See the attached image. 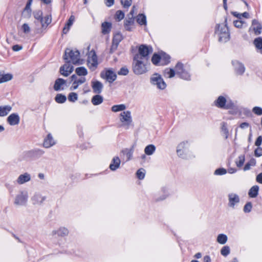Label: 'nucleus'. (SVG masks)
<instances>
[{"mask_svg":"<svg viewBox=\"0 0 262 262\" xmlns=\"http://www.w3.org/2000/svg\"><path fill=\"white\" fill-rule=\"evenodd\" d=\"M64 59L66 62L74 64H81L83 63V60L80 58V53L78 50L67 49L64 52Z\"/></svg>","mask_w":262,"mask_h":262,"instance_id":"obj_1","label":"nucleus"},{"mask_svg":"<svg viewBox=\"0 0 262 262\" xmlns=\"http://www.w3.org/2000/svg\"><path fill=\"white\" fill-rule=\"evenodd\" d=\"M147 60L139 58L138 56H135L133 63V70L136 75H141L147 71L146 67Z\"/></svg>","mask_w":262,"mask_h":262,"instance_id":"obj_2","label":"nucleus"},{"mask_svg":"<svg viewBox=\"0 0 262 262\" xmlns=\"http://www.w3.org/2000/svg\"><path fill=\"white\" fill-rule=\"evenodd\" d=\"M215 33L219 36V41L221 42L225 43L230 39L229 29L226 24H219L216 27Z\"/></svg>","mask_w":262,"mask_h":262,"instance_id":"obj_3","label":"nucleus"},{"mask_svg":"<svg viewBox=\"0 0 262 262\" xmlns=\"http://www.w3.org/2000/svg\"><path fill=\"white\" fill-rule=\"evenodd\" d=\"M175 70L176 74L178 75L180 78L186 80H190L191 74L189 69L188 67H185L182 63H177L175 66Z\"/></svg>","mask_w":262,"mask_h":262,"instance_id":"obj_4","label":"nucleus"},{"mask_svg":"<svg viewBox=\"0 0 262 262\" xmlns=\"http://www.w3.org/2000/svg\"><path fill=\"white\" fill-rule=\"evenodd\" d=\"M28 193L26 190L19 191L14 200V204L17 206H26L28 200Z\"/></svg>","mask_w":262,"mask_h":262,"instance_id":"obj_5","label":"nucleus"},{"mask_svg":"<svg viewBox=\"0 0 262 262\" xmlns=\"http://www.w3.org/2000/svg\"><path fill=\"white\" fill-rule=\"evenodd\" d=\"M150 81L152 85L156 86L159 90H164L166 87V84L163 78L158 73H154L151 76Z\"/></svg>","mask_w":262,"mask_h":262,"instance_id":"obj_6","label":"nucleus"},{"mask_svg":"<svg viewBox=\"0 0 262 262\" xmlns=\"http://www.w3.org/2000/svg\"><path fill=\"white\" fill-rule=\"evenodd\" d=\"M120 117L121 126L125 129H128L132 123L130 112L129 111H124L120 114Z\"/></svg>","mask_w":262,"mask_h":262,"instance_id":"obj_7","label":"nucleus"},{"mask_svg":"<svg viewBox=\"0 0 262 262\" xmlns=\"http://www.w3.org/2000/svg\"><path fill=\"white\" fill-rule=\"evenodd\" d=\"M215 105L221 108L229 109L232 108L234 106L233 103L230 100H227L223 96H219L214 101Z\"/></svg>","mask_w":262,"mask_h":262,"instance_id":"obj_8","label":"nucleus"},{"mask_svg":"<svg viewBox=\"0 0 262 262\" xmlns=\"http://www.w3.org/2000/svg\"><path fill=\"white\" fill-rule=\"evenodd\" d=\"M98 64L97 56L94 51L92 50L88 54L87 66L92 71L95 70Z\"/></svg>","mask_w":262,"mask_h":262,"instance_id":"obj_9","label":"nucleus"},{"mask_svg":"<svg viewBox=\"0 0 262 262\" xmlns=\"http://www.w3.org/2000/svg\"><path fill=\"white\" fill-rule=\"evenodd\" d=\"M138 51L139 53L135 56H138L139 58L147 61L148 55L152 52V50L151 47L142 45L139 47Z\"/></svg>","mask_w":262,"mask_h":262,"instance_id":"obj_10","label":"nucleus"},{"mask_svg":"<svg viewBox=\"0 0 262 262\" xmlns=\"http://www.w3.org/2000/svg\"><path fill=\"white\" fill-rule=\"evenodd\" d=\"M228 204L229 207L234 209L240 202L239 196L235 193H230L228 194Z\"/></svg>","mask_w":262,"mask_h":262,"instance_id":"obj_11","label":"nucleus"},{"mask_svg":"<svg viewBox=\"0 0 262 262\" xmlns=\"http://www.w3.org/2000/svg\"><path fill=\"white\" fill-rule=\"evenodd\" d=\"M261 31L262 25L257 20L253 19L252 21L251 26L249 28V32H253L255 35H258L261 33Z\"/></svg>","mask_w":262,"mask_h":262,"instance_id":"obj_12","label":"nucleus"},{"mask_svg":"<svg viewBox=\"0 0 262 262\" xmlns=\"http://www.w3.org/2000/svg\"><path fill=\"white\" fill-rule=\"evenodd\" d=\"M39 21L41 25V29L36 30V33H41L43 32V30L46 29L48 26L51 24L52 21L51 15L48 14L42 17Z\"/></svg>","mask_w":262,"mask_h":262,"instance_id":"obj_13","label":"nucleus"},{"mask_svg":"<svg viewBox=\"0 0 262 262\" xmlns=\"http://www.w3.org/2000/svg\"><path fill=\"white\" fill-rule=\"evenodd\" d=\"M188 143L187 142H182L177 146V153L179 157L185 158Z\"/></svg>","mask_w":262,"mask_h":262,"instance_id":"obj_14","label":"nucleus"},{"mask_svg":"<svg viewBox=\"0 0 262 262\" xmlns=\"http://www.w3.org/2000/svg\"><path fill=\"white\" fill-rule=\"evenodd\" d=\"M74 70V67L70 64V62H66L63 66L60 68V74L65 76L67 77L72 73Z\"/></svg>","mask_w":262,"mask_h":262,"instance_id":"obj_15","label":"nucleus"},{"mask_svg":"<svg viewBox=\"0 0 262 262\" xmlns=\"http://www.w3.org/2000/svg\"><path fill=\"white\" fill-rule=\"evenodd\" d=\"M44 152L40 149H33L25 151L23 153V158L25 160H28L34 158L37 155H41Z\"/></svg>","mask_w":262,"mask_h":262,"instance_id":"obj_16","label":"nucleus"},{"mask_svg":"<svg viewBox=\"0 0 262 262\" xmlns=\"http://www.w3.org/2000/svg\"><path fill=\"white\" fill-rule=\"evenodd\" d=\"M31 180V176L28 172H24L20 174L17 179L16 183L18 185H23L25 183L29 182Z\"/></svg>","mask_w":262,"mask_h":262,"instance_id":"obj_17","label":"nucleus"},{"mask_svg":"<svg viewBox=\"0 0 262 262\" xmlns=\"http://www.w3.org/2000/svg\"><path fill=\"white\" fill-rule=\"evenodd\" d=\"M101 76L111 83L114 81L117 77L116 73L111 70H106L104 74L101 73Z\"/></svg>","mask_w":262,"mask_h":262,"instance_id":"obj_18","label":"nucleus"},{"mask_svg":"<svg viewBox=\"0 0 262 262\" xmlns=\"http://www.w3.org/2000/svg\"><path fill=\"white\" fill-rule=\"evenodd\" d=\"M122 39L123 37L121 33H117L114 35L113 39L112 45L111 48V52L113 53L117 49L119 43L121 42Z\"/></svg>","mask_w":262,"mask_h":262,"instance_id":"obj_19","label":"nucleus"},{"mask_svg":"<svg viewBox=\"0 0 262 262\" xmlns=\"http://www.w3.org/2000/svg\"><path fill=\"white\" fill-rule=\"evenodd\" d=\"M7 121L11 126L17 125L19 123L20 117L18 114L12 113L8 117Z\"/></svg>","mask_w":262,"mask_h":262,"instance_id":"obj_20","label":"nucleus"},{"mask_svg":"<svg viewBox=\"0 0 262 262\" xmlns=\"http://www.w3.org/2000/svg\"><path fill=\"white\" fill-rule=\"evenodd\" d=\"M91 86L93 93L95 94H100L103 90V84L98 80H92L91 82Z\"/></svg>","mask_w":262,"mask_h":262,"instance_id":"obj_21","label":"nucleus"},{"mask_svg":"<svg viewBox=\"0 0 262 262\" xmlns=\"http://www.w3.org/2000/svg\"><path fill=\"white\" fill-rule=\"evenodd\" d=\"M69 231L68 228L61 227L57 229L54 230L52 232V235H57L58 236L64 237L69 234Z\"/></svg>","mask_w":262,"mask_h":262,"instance_id":"obj_22","label":"nucleus"},{"mask_svg":"<svg viewBox=\"0 0 262 262\" xmlns=\"http://www.w3.org/2000/svg\"><path fill=\"white\" fill-rule=\"evenodd\" d=\"M31 200L34 205H40L45 201L46 197L39 193H35Z\"/></svg>","mask_w":262,"mask_h":262,"instance_id":"obj_23","label":"nucleus"},{"mask_svg":"<svg viewBox=\"0 0 262 262\" xmlns=\"http://www.w3.org/2000/svg\"><path fill=\"white\" fill-rule=\"evenodd\" d=\"M55 141L53 139L52 135L49 134L44 139L43 146L45 148H50L55 145Z\"/></svg>","mask_w":262,"mask_h":262,"instance_id":"obj_24","label":"nucleus"},{"mask_svg":"<svg viewBox=\"0 0 262 262\" xmlns=\"http://www.w3.org/2000/svg\"><path fill=\"white\" fill-rule=\"evenodd\" d=\"M232 64L238 74L241 75L244 73L245 69L242 63L235 60L232 61Z\"/></svg>","mask_w":262,"mask_h":262,"instance_id":"obj_25","label":"nucleus"},{"mask_svg":"<svg viewBox=\"0 0 262 262\" xmlns=\"http://www.w3.org/2000/svg\"><path fill=\"white\" fill-rule=\"evenodd\" d=\"M66 84V81L62 78H58L56 80L54 85V89L55 91H58L63 90V86Z\"/></svg>","mask_w":262,"mask_h":262,"instance_id":"obj_26","label":"nucleus"},{"mask_svg":"<svg viewBox=\"0 0 262 262\" xmlns=\"http://www.w3.org/2000/svg\"><path fill=\"white\" fill-rule=\"evenodd\" d=\"M134 145H133L130 148H125L121 151V153L125 156L127 161L131 160L133 157V152L134 151Z\"/></svg>","mask_w":262,"mask_h":262,"instance_id":"obj_27","label":"nucleus"},{"mask_svg":"<svg viewBox=\"0 0 262 262\" xmlns=\"http://www.w3.org/2000/svg\"><path fill=\"white\" fill-rule=\"evenodd\" d=\"M121 161L118 157H115L112 161V163L110 165V168L113 171L118 169L120 165Z\"/></svg>","mask_w":262,"mask_h":262,"instance_id":"obj_28","label":"nucleus"},{"mask_svg":"<svg viewBox=\"0 0 262 262\" xmlns=\"http://www.w3.org/2000/svg\"><path fill=\"white\" fill-rule=\"evenodd\" d=\"M12 109V106L9 105L0 106V117L7 116Z\"/></svg>","mask_w":262,"mask_h":262,"instance_id":"obj_29","label":"nucleus"},{"mask_svg":"<svg viewBox=\"0 0 262 262\" xmlns=\"http://www.w3.org/2000/svg\"><path fill=\"white\" fill-rule=\"evenodd\" d=\"M13 78V75L10 73L5 74L0 72V84L7 82L11 80Z\"/></svg>","mask_w":262,"mask_h":262,"instance_id":"obj_30","label":"nucleus"},{"mask_svg":"<svg viewBox=\"0 0 262 262\" xmlns=\"http://www.w3.org/2000/svg\"><path fill=\"white\" fill-rule=\"evenodd\" d=\"M253 44L257 52L262 54V37H258L255 38L253 40Z\"/></svg>","mask_w":262,"mask_h":262,"instance_id":"obj_31","label":"nucleus"},{"mask_svg":"<svg viewBox=\"0 0 262 262\" xmlns=\"http://www.w3.org/2000/svg\"><path fill=\"white\" fill-rule=\"evenodd\" d=\"M103 101V98L100 95H94L91 99V102L94 105H98Z\"/></svg>","mask_w":262,"mask_h":262,"instance_id":"obj_32","label":"nucleus"},{"mask_svg":"<svg viewBox=\"0 0 262 262\" xmlns=\"http://www.w3.org/2000/svg\"><path fill=\"white\" fill-rule=\"evenodd\" d=\"M259 187L257 185L253 186L249 190L248 195L250 198H256L258 195Z\"/></svg>","mask_w":262,"mask_h":262,"instance_id":"obj_33","label":"nucleus"},{"mask_svg":"<svg viewBox=\"0 0 262 262\" xmlns=\"http://www.w3.org/2000/svg\"><path fill=\"white\" fill-rule=\"evenodd\" d=\"M134 23V18L128 17L127 19H126L124 21V27L126 30L127 31H132V26Z\"/></svg>","mask_w":262,"mask_h":262,"instance_id":"obj_34","label":"nucleus"},{"mask_svg":"<svg viewBox=\"0 0 262 262\" xmlns=\"http://www.w3.org/2000/svg\"><path fill=\"white\" fill-rule=\"evenodd\" d=\"M102 33L103 34H106L111 31L112 28V24L108 22H104L101 25Z\"/></svg>","mask_w":262,"mask_h":262,"instance_id":"obj_35","label":"nucleus"},{"mask_svg":"<svg viewBox=\"0 0 262 262\" xmlns=\"http://www.w3.org/2000/svg\"><path fill=\"white\" fill-rule=\"evenodd\" d=\"M156 146L153 144H149L146 146L144 149V152L147 156H151L156 151Z\"/></svg>","mask_w":262,"mask_h":262,"instance_id":"obj_36","label":"nucleus"},{"mask_svg":"<svg viewBox=\"0 0 262 262\" xmlns=\"http://www.w3.org/2000/svg\"><path fill=\"white\" fill-rule=\"evenodd\" d=\"M76 74L79 76L84 77L88 75L87 69L84 67H78L75 69Z\"/></svg>","mask_w":262,"mask_h":262,"instance_id":"obj_37","label":"nucleus"},{"mask_svg":"<svg viewBox=\"0 0 262 262\" xmlns=\"http://www.w3.org/2000/svg\"><path fill=\"white\" fill-rule=\"evenodd\" d=\"M163 74L165 77L171 78L174 76L176 72L175 69L167 68L164 70Z\"/></svg>","mask_w":262,"mask_h":262,"instance_id":"obj_38","label":"nucleus"},{"mask_svg":"<svg viewBox=\"0 0 262 262\" xmlns=\"http://www.w3.org/2000/svg\"><path fill=\"white\" fill-rule=\"evenodd\" d=\"M136 21L140 25H146V17L143 14H139L136 17Z\"/></svg>","mask_w":262,"mask_h":262,"instance_id":"obj_39","label":"nucleus"},{"mask_svg":"<svg viewBox=\"0 0 262 262\" xmlns=\"http://www.w3.org/2000/svg\"><path fill=\"white\" fill-rule=\"evenodd\" d=\"M126 108V106L124 104L114 105L111 107L112 112L116 113L120 111H124Z\"/></svg>","mask_w":262,"mask_h":262,"instance_id":"obj_40","label":"nucleus"},{"mask_svg":"<svg viewBox=\"0 0 262 262\" xmlns=\"http://www.w3.org/2000/svg\"><path fill=\"white\" fill-rule=\"evenodd\" d=\"M228 239L227 236L224 234H220L217 237L216 241L220 244H225Z\"/></svg>","mask_w":262,"mask_h":262,"instance_id":"obj_41","label":"nucleus"},{"mask_svg":"<svg viewBox=\"0 0 262 262\" xmlns=\"http://www.w3.org/2000/svg\"><path fill=\"white\" fill-rule=\"evenodd\" d=\"M66 96L61 94H57L55 98V101L58 103H63L66 102Z\"/></svg>","mask_w":262,"mask_h":262,"instance_id":"obj_42","label":"nucleus"},{"mask_svg":"<svg viewBox=\"0 0 262 262\" xmlns=\"http://www.w3.org/2000/svg\"><path fill=\"white\" fill-rule=\"evenodd\" d=\"M245 155H240L239 156H238L237 159L235 161L236 166L238 167H239V168L241 167L243 165V164L245 162Z\"/></svg>","mask_w":262,"mask_h":262,"instance_id":"obj_43","label":"nucleus"},{"mask_svg":"<svg viewBox=\"0 0 262 262\" xmlns=\"http://www.w3.org/2000/svg\"><path fill=\"white\" fill-rule=\"evenodd\" d=\"M222 132L225 136V138L227 139L228 137L229 132L227 128V124L225 122H223L221 125Z\"/></svg>","mask_w":262,"mask_h":262,"instance_id":"obj_44","label":"nucleus"},{"mask_svg":"<svg viewBox=\"0 0 262 262\" xmlns=\"http://www.w3.org/2000/svg\"><path fill=\"white\" fill-rule=\"evenodd\" d=\"M68 99L70 102H75L78 100V95L75 92H71L68 95Z\"/></svg>","mask_w":262,"mask_h":262,"instance_id":"obj_45","label":"nucleus"},{"mask_svg":"<svg viewBox=\"0 0 262 262\" xmlns=\"http://www.w3.org/2000/svg\"><path fill=\"white\" fill-rule=\"evenodd\" d=\"M256 164V161L254 159H251L244 166V170L247 171L249 170L252 166H254Z\"/></svg>","mask_w":262,"mask_h":262,"instance_id":"obj_46","label":"nucleus"},{"mask_svg":"<svg viewBox=\"0 0 262 262\" xmlns=\"http://www.w3.org/2000/svg\"><path fill=\"white\" fill-rule=\"evenodd\" d=\"M136 174L139 179L142 180L145 177V170L143 168L139 169Z\"/></svg>","mask_w":262,"mask_h":262,"instance_id":"obj_47","label":"nucleus"},{"mask_svg":"<svg viewBox=\"0 0 262 262\" xmlns=\"http://www.w3.org/2000/svg\"><path fill=\"white\" fill-rule=\"evenodd\" d=\"M221 253L222 255L224 256H227L230 253V248L228 246H224L223 247L221 250Z\"/></svg>","mask_w":262,"mask_h":262,"instance_id":"obj_48","label":"nucleus"},{"mask_svg":"<svg viewBox=\"0 0 262 262\" xmlns=\"http://www.w3.org/2000/svg\"><path fill=\"white\" fill-rule=\"evenodd\" d=\"M161 58L160 56L156 54H155L151 58V61L153 63V64L155 65H157L159 62H160V60H161Z\"/></svg>","mask_w":262,"mask_h":262,"instance_id":"obj_49","label":"nucleus"},{"mask_svg":"<svg viewBox=\"0 0 262 262\" xmlns=\"http://www.w3.org/2000/svg\"><path fill=\"white\" fill-rule=\"evenodd\" d=\"M227 170L226 169L223 168H218L216 169L214 171V174L215 175H224L227 173Z\"/></svg>","mask_w":262,"mask_h":262,"instance_id":"obj_50","label":"nucleus"},{"mask_svg":"<svg viewBox=\"0 0 262 262\" xmlns=\"http://www.w3.org/2000/svg\"><path fill=\"white\" fill-rule=\"evenodd\" d=\"M124 17V13L120 10L117 11L115 14L116 19H118L119 21L122 20Z\"/></svg>","mask_w":262,"mask_h":262,"instance_id":"obj_51","label":"nucleus"},{"mask_svg":"<svg viewBox=\"0 0 262 262\" xmlns=\"http://www.w3.org/2000/svg\"><path fill=\"white\" fill-rule=\"evenodd\" d=\"M252 208V205L251 202H248L246 204L244 207V211L246 213L250 212Z\"/></svg>","mask_w":262,"mask_h":262,"instance_id":"obj_52","label":"nucleus"},{"mask_svg":"<svg viewBox=\"0 0 262 262\" xmlns=\"http://www.w3.org/2000/svg\"><path fill=\"white\" fill-rule=\"evenodd\" d=\"M121 4L124 8H128L132 5V0H120Z\"/></svg>","mask_w":262,"mask_h":262,"instance_id":"obj_53","label":"nucleus"},{"mask_svg":"<svg viewBox=\"0 0 262 262\" xmlns=\"http://www.w3.org/2000/svg\"><path fill=\"white\" fill-rule=\"evenodd\" d=\"M34 16L35 18L38 20H40L42 17V12L41 11L38 10L34 12Z\"/></svg>","mask_w":262,"mask_h":262,"instance_id":"obj_54","label":"nucleus"},{"mask_svg":"<svg viewBox=\"0 0 262 262\" xmlns=\"http://www.w3.org/2000/svg\"><path fill=\"white\" fill-rule=\"evenodd\" d=\"M252 112L257 115H262V108L258 106H255L252 109Z\"/></svg>","mask_w":262,"mask_h":262,"instance_id":"obj_55","label":"nucleus"},{"mask_svg":"<svg viewBox=\"0 0 262 262\" xmlns=\"http://www.w3.org/2000/svg\"><path fill=\"white\" fill-rule=\"evenodd\" d=\"M234 26L237 28H241L244 24V22L240 20H236L233 21Z\"/></svg>","mask_w":262,"mask_h":262,"instance_id":"obj_56","label":"nucleus"},{"mask_svg":"<svg viewBox=\"0 0 262 262\" xmlns=\"http://www.w3.org/2000/svg\"><path fill=\"white\" fill-rule=\"evenodd\" d=\"M128 73V69L125 67L122 68L118 72V74L120 75H126Z\"/></svg>","mask_w":262,"mask_h":262,"instance_id":"obj_57","label":"nucleus"},{"mask_svg":"<svg viewBox=\"0 0 262 262\" xmlns=\"http://www.w3.org/2000/svg\"><path fill=\"white\" fill-rule=\"evenodd\" d=\"M22 29L23 32L26 33H29L30 32V28L27 24H24L22 26Z\"/></svg>","mask_w":262,"mask_h":262,"instance_id":"obj_58","label":"nucleus"},{"mask_svg":"<svg viewBox=\"0 0 262 262\" xmlns=\"http://www.w3.org/2000/svg\"><path fill=\"white\" fill-rule=\"evenodd\" d=\"M74 80L78 85H80L86 81V78L84 77H81L77 79H75Z\"/></svg>","mask_w":262,"mask_h":262,"instance_id":"obj_59","label":"nucleus"},{"mask_svg":"<svg viewBox=\"0 0 262 262\" xmlns=\"http://www.w3.org/2000/svg\"><path fill=\"white\" fill-rule=\"evenodd\" d=\"M137 12V8L135 6H134L132 7V10L130 11L129 14H128V17L130 16V17L134 18V13Z\"/></svg>","mask_w":262,"mask_h":262,"instance_id":"obj_60","label":"nucleus"},{"mask_svg":"<svg viewBox=\"0 0 262 262\" xmlns=\"http://www.w3.org/2000/svg\"><path fill=\"white\" fill-rule=\"evenodd\" d=\"M75 20V17L73 15H71L67 24H68V26L71 27L72 25L73 24V23Z\"/></svg>","mask_w":262,"mask_h":262,"instance_id":"obj_61","label":"nucleus"},{"mask_svg":"<svg viewBox=\"0 0 262 262\" xmlns=\"http://www.w3.org/2000/svg\"><path fill=\"white\" fill-rule=\"evenodd\" d=\"M255 155L257 157H260L262 156V148L260 147L257 148L255 150Z\"/></svg>","mask_w":262,"mask_h":262,"instance_id":"obj_62","label":"nucleus"},{"mask_svg":"<svg viewBox=\"0 0 262 262\" xmlns=\"http://www.w3.org/2000/svg\"><path fill=\"white\" fill-rule=\"evenodd\" d=\"M261 143H262V136H259L256 139V140L255 141V145L256 146H259L261 144Z\"/></svg>","mask_w":262,"mask_h":262,"instance_id":"obj_63","label":"nucleus"},{"mask_svg":"<svg viewBox=\"0 0 262 262\" xmlns=\"http://www.w3.org/2000/svg\"><path fill=\"white\" fill-rule=\"evenodd\" d=\"M105 4L107 7H110L114 4V0H104Z\"/></svg>","mask_w":262,"mask_h":262,"instance_id":"obj_64","label":"nucleus"}]
</instances>
